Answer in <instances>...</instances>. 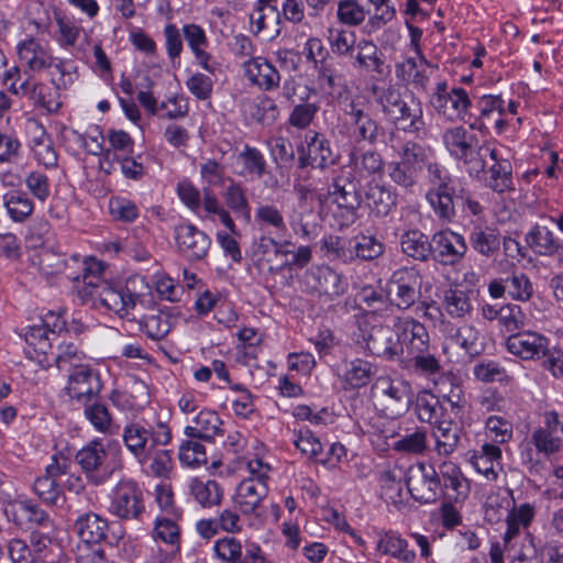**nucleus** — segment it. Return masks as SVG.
Instances as JSON below:
<instances>
[{"mask_svg":"<svg viewBox=\"0 0 563 563\" xmlns=\"http://www.w3.org/2000/svg\"><path fill=\"white\" fill-rule=\"evenodd\" d=\"M101 273L100 262L85 260L81 285L80 276L68 275V278L78 283L77 292L82 303L91 302L92 306L104 308L120 318L129 317L141 300V294L130 287L135 280H129L125 285L115 284L103 279Z\"/></svg>","mask_w":563,"mask_h":563,"instance_id":"obj_1","label":"nucleus"},{"mask_svg":"<svg viewBox=\"0 0 563 563\" xmlns=\"http://www.w3.org/2000/svg\"><path fill=\"white\" fill-rule=\"evenodd\" d=\"M442 142L452 157L463 162L471 176L478 177L487 166L486 158H495V147L487 142L479 144L477 136L461 125L446 129Z\"/></svg>","mask_w":563,"mask_h":563,"instance_id":"obj_2","label":"nucleus"},{"mask_svg":"<svg viewBox=\"0 0 563 563\" xmlns=\"http://www.w3.org/2000/svg\"><path fill=\"white\" fill-rule=\"evenodd\" d=\"M434 163L429 147L407 141L397 151V159L387 164L388 176L397 186L413 191L422 170L426 168L429 173Z\"/></svg>","mask_w":563,"mask_h":563,"instance_id":"obj_3","label":"nucleus"},{"mask_svg":"<svg viewBox=\"0 0 563 563\" xmlns=\"http://www.w3.org/2000/svg\"><path fill=\"white\" fill-rule=\"evenodd\" d=\"M112 448L119 449V444L108 442L106 445L102 440L93 439L76 453L75 462L91 484L101 485L114 473L117 466L109 456Z\"/></svg>","mask_w":563,"mask_h":563,"instance_id":"obj_4","label":"nucleus"},{"mask_svg":"<svg viewBox=\"0 0 563 563\" xmlns=\"http://www.w3.org/2000/svg\"><path fill=\"white\" fill-rule=\"evenodd\" d=\"M122 439L126 449L144 463L151 452L158 445H167L172 440V432L164 422L146 428L140 422H132L124 427Z\"/></svg>","mask_w":563,"mask_h":563,"instance_id":"obj_5","label":"nucleus"},{"mask_svg":"<svg viewBox=\"0 0 563 563\" xmlns=\"http://www.w3.org/2000/svg\"><path fill=\"white\" fill-rule=\"evenodd\" d=\"M361 181L355 172L349 166L332 170L331 183L328 185V196L333 203L346 212L347 219L354 222L356 211L362 203Z\"/></svg>","mask_w":563,"mask_h":563,"instance_id":"obj_6","label":"nucleus"},{"mask_svg":"<svg viewBox=\"0 0 563 563\" xmlns=\"http://www.w3.org/2000/svg\"><path fill=\"white\" fill-rule=\"evenodd\" d=\"M300 285L305 292L327 300H334L347 289L342 275L328 265H313L308 268L300 279Z\"/></svg>","mask_w":563,"mask_h":563,"instance_id":"obj_7","label":"nucleus"},{"mask_svg":"<svg viewBox=\"0 0 563 563\" xmlns=\"http://www.w3.org/2000/svg\"><path fill=\"white\" fill-rule=\"evenodd\" d=\"M433 109L449 121H464L468 117L472 104L468 93L461 87L449 89L445 81L437 84L435 91L430 98Z\"/></svg>","mask_w":563,"mask_h":563,"instance_id":"obj_8","label":"nucleus"},{"mask_svg":"<svg viewBox=\"0 0 563 563\" xmlns=\"http://www.w3.org/2000/svg\"><path fill=\"white\" fill-rule=\"evenodd\" d=\"M109 511L122 520H137L145 511L143 492L132 479H121L112 489Z\"/></svg>","mask_w":563,"mask_h":563,"instance_id":"obj_9","label":"nucleus"},{"mask_svg":"<svg viewBox=\"0 0 563 563\" xmlns=\"http://www.w3.org/2000/svg\"><path fill=\"white\" fill-rule=\"evenodd\" d=\"M421 280L415 268L402 267L395 271L387 284L390 305L399 310L411 308L420 298Z\"/></svg>","mask_w":563,"mask_h":563,"instance_id":"obj_10","label":"nucleus"},{"mask_svg":"<svg viewBox=\"0 0 563 563\" xmlns=\"http://www.w3.org/2000/svg\"><path fill=\"white\" fill-rule=\"evenodd\" d=\"M346 120L343 123L345 134L356 143L367 142L376 144L379 135L383 134V128L368 112L365 111L363 103L352 100L344 108Z\"/></svg>","mask_w":563,"mask_h":563,"instance_id":"obj_11","label":"nucleus"},{"mask_svg":"<svg viewBox=\"0 0 563 563\" xmlns=\"http://www.w3.org/2000/svg\"><path fill=\"white\" fill-rule=\"evenodd\" d=\"M476 107L478 114L468 113L466 121L471 130L486 134L490 124L495 125L498 134L506 130L507 121L504 119L506 113L505 100L500 95H485L478 99Z\"/></svg>","mask_w":563,"mask_h":563,"instance_id":"obj_12","label":"nucleus"},{"mask_svg":"<svg viewBox=\"0 0 563 563\" xmlns=\"http://www.w3.org/2000/svg\"><path fill=\"white\" fill-rule=\"evenodd\" d=\"M214 556L220 563H267L262 548L254 542L243 547L233 536L218 539L213 544Z\"/></svg>","mask_w":563,"mask_h":563,"instance_id":"obj_13","label":"nucleus"},{"mask_svg":"<svg viewBox=\"0 0 563 563\" xmlns=\"http://www.w3.org/2000/svg\"><path fill=\"white\" fill-rule=\"evenodd\" d=\"M364 341L367 351L387 361L402 357V345L396 328L388 325H373L365 334Z\"/></svg>","mask_w":563,"mask_h":563,"instance_id":"obj_14","label":"nucleus"},{"mask_svg":"<svg viewBox=\"0 0 563 563\" xmlns=\"http://www.w3.org/2000/svg\"><path fill=\"white\" fill-rule=\"evenodd\" d=\"M103 384L98 371L85 364L77 366L68 374L67 385L65 390L67 395L81 401L89 402L93 397H97L102 390Z\"/></svg>","mask_w":563,"mask_h":563,"instance_id":"obj_15","label":"nucleus"},{"mask_svg":"<svg viewBox=\"0 0 563 563\" xmlns=\"http://www.w3.org/2000/svg\"><path fill=\"white\" fill-rule=\"evenodd\" d=\"M432 260L442 265L453 266L465 256L467 244L462 234L442 230L432 235Z\"/></svg>","mask_w":563,"mask_h":563,"instance_id":"obj_16","label":"nucleus"},{"mask_svg":"<svg viewBox=\"0 0 563 563\" xmlns=\"http://www.w3.org/2000/svg\"><path fill=\"white\" fill-rule=\"evenodd\" d=\"M406 484L412 498L423 504L435 501L442 494L440 475L431 465L419 464Z\"/></svg>","mask_w":563,"mask_h":563,"instance_id":"obj_17","label":"nucleus"},{"mask_svg":"<svg viewBox=\"0 0 563 563\" xmlns=\"http://www.w3.org/2000/svg\"><path fill=\"white\" fill-rule=\"evenodd\" d=\"M549 344V338L536 331H520L506 339L507 351L523 361L541 360Z\"/></svg>","mask_w":563,"mask_h":563,"instance_id":"obj_18","label":"nucleus"},{"mask_svg":"<svg viewBox=\"0 0 563 563\" xmlns=\"http://www.w3.org/2000/svg\"><path fill=\"white\" fill-rule=\"evenodd\" d=\"M394 328H396L402 345V355L409 356L413 353L430 350L429 333L418 320L410 317H397L394 321Z\"/></svg>","mask_w":563,"mask_h":563,"instance_id":"obj_19","label":"nucleus"},{"mask_svg":"<svg viewBox=\"0 0 563 563\" xmlns=\"http://www.w3.org/2000/svg\"><path fill=\"white\" fill-rule=\"evenodd\" d=\"M178 251L188 261L205 258L211 245L210 238L192 224H180L175 229Z\"/></svg>","mask_w":563,"mask_h":563,"instance_id":"obj_20","label":"nucleus"},{"mask_svg":"<svg viewBox=\"0 0 563 563\" xmlns=\"http://www.w3.org/2000/svg\"><path fill=\"white\" fill-rule=\"evenodd\" d=\"M375 389L384 398L386 408L395 415L407 412L413 402L411 387L406 382L380 377L375 384Z\"/></svg>","mask_w":563,"mask_h":563,"instance_id":"obj_21","label":"nucleus"},{"mask_svg":"<svg viewBox=\"0 0 563 563\" xmlns=\"http://www.w3.org/2000/svg\"><path fill=\"white\" fill-rule=\"evenodd\" d=\"M244 76L247 80L264 91H272L280 85V74L265 57H251L243 63Z\"/></svg>","mask_w":563,"mask_h":563,"instance_id":"obj_22","label":"nucleus"},{"mask_svg":"<svg viewBox=\"0 0 563 563\" xmlns=\"http://www.w3.org/2000/svg\"><path fill=\"white\" fill-rule=\"evenodd\" d=\"M267 494L268 486L266 482L249 477L239 484L233 500L243 515H252L262 505Z\"/></svg>","mask_w":563,"mask_h":563,"instance_id":"obj_23","label":"nucleus"},{"mask_svg":"<svg viewBox=\"0 0 563 563\" xmlns=\"http://www.w3.org/2000/svg\"><path fill=\"white\" fill-rule=\"evenodd\" d=\"M183 36L195 56L197 64L206 71L213 74L216 70V62L212 56L207 52L209 40L206 31L201 25L195 23H187L183 25Z\"/></svg>","mask_w":563,"mask_h":563,"instance_id":"obj_24","label":"nucleus"},{"mask_svg":"<svg viewBox=\"0 0 563 563\" xmlns=\"http://www.w3.org/2000/svg\"><path fill=\"white\" fill-rule=\"evenodd\" d=\"M351 58L353 66L367 73H375L379 76L384 75L385 62L383 53L379 52L377 45L367 38H361L354 46V53Z\"/></svg>","mask_w":563,"mask_h":563,"instance_id":"obj_25","label":"nucleus"},{"mask_svg":"<svg viewBox=\"0 0 563 563\" xmlns=\"http://www.w3.org/2000/svg\"><path fill=\"white\" fill-rule=\"evenodd\" d=\"M526 242L539 256L553 257L563 250V239L560 240L548 227L541 224H534L526 234Z\"/></svg>","mask_w":563,"mask_h":563,"instance_id":"obj_26","label":"nucleus"},{"mask_svg":"<svg viewBox=\"0 0 563 563\" xmlns=\"http://www.w3.org/2000/svg\"><path fill=\"white\" fill-rule=\"evenodd\" d=\"M442 484V494L455 501L464 500L470 493V483L462 474L460 467L452 462H443L439 466Z\"/></svg>","mask_w":563,"mask_h":563,"instance_id":"obj_27","label":"nucleus"},{"mask_svg":"<svg viewBox=\"0 0 563 563\" xmlns=\"http://www.w3.org/2000/svg\"><path fill=\"white\" fill-rule=\"evenodd\" d=\"M390 122L405 132L419 133L424 129L423 110L420 100L412 95H406L404 102L399 107Z\"/></svg>","mask_w":563,"mask_h":563,"instance_id":"obj_28","label":"nucleus"},{"mask_svg":"<svg viewBox=\"0 0 563 563\" xmlns=\"http://www.w3.org/2000/svg\"><path fill=\"white\" fill-rule=\"evenodd\" d=\"M471 247L479 255L489 258L500 249V234L497 229L484 223H474L468 233Z\"/></svg>","mask_w":563,"mask_h":563,"instance_id":"obj_29","label":"nucleus"},{"mask_svg":"<svg viewBox=\"0 0 563 563\" xmlns=\"http://www.w3.org/2000/svg\"><path fill=\"white\" fill-rule=\"evenodd\" d=\"M307 140V155L299 157V166L325 168L329 164L333 163V154L330 147V142L320 133H313L312 136L306 135Z\"/></svg>","mask_w":563,"mask_h":563,"instance_id":"obj_30","label":"nucleus"},{"mask_svg":"<svg viewBox=\"0 0 563 563\" xmlns=\"http://www.w3.org/2000/svg\"><path fill=\"white\" fill-rule=\"evenodd\" d=\"M74 530L87 545L99 544L107 537L108 521L95 512H86L75 521Z\"/></svg>","mask_w":563,"mask_h":563,"instance_id":"obj_31","label":"nucleus"},{"mask_svg":"<svg viewBox=\"0 0 563 563\" xmlns=\"http://www.w3.org/2000/svg\"><path fill=\"white\" fill-rule=\"evenodd\" d=\"M365 203L375 217L384 218L396 208L397 194L385 185H369L365 192Z\"/></svg>","mask_w":563,"mask_h":563,"instance_id":"obj_32","label":"nucleus"},{"mask_svg":"<svg viewBox=\"0 0 563 563\" xmlns=\"http://www.w3.org/2000/svg\"><path fill=\"white\" fill-rule=\"evenodd\" d=\"M18 54L33 71H42L54 65L55 58L48 49L34 38H27L18 45Z\"/></svg>","mask_w":563,"mask_h":563,"instance_id":"obj_33","label":"nucleus"},{"mask_svg":"<svg viewBox=\"0 0 563 563\" xmlns=\"http://www.w3.org/2000/svg\"><path fill=\"white\" fill-rule=\"evenodd\" d=\"M84 356V353L80 352L73 343L58 344L57 351L45 353V357L40 360V363L45 368L55 364L58 369L70 373L75 367L85 365L81 363Z\"/></svg>","mask_w":563,"mask_h":563,"instance_id":"obj_34","label":"nucleus"},{"mask_svg":"<svg viewBox=\"0 0 563 563\" xmlns=\"http://www.w3.org/2000/svg\"><path fill=\"white\" fill-rule=\"evenodd\" d=\"M401 251L407 256L420 261L428 262L432 255V239L419 230H409L401 235Z\"/></svg>","mask_w":563,"mask_h":563,"instance_id":"obj_35","label":"nucleus"},{"mask_svg":"<svg viewBox=\"0 0 563 563\" xmlns=\"http://www.w3.org/2000/svg\"><path fill=\"white\" fill-rule=\"evenodd\" d=\"M415 411L421 422L435 424L445 418V409L440 399L428 390L417 394L415 399Z\"/></svg>","mask_w":563,"mask_h":563,"instance_id":"obj_36","label":"nucleus"},{"mask_svg":"<svg viewBox=\"0 0 563 563\" xmlns=\"http://www.w3.org/2000/svg\"><path fill=\"white\" fill-rule=\"evenodd\" d=\"M222 421L216 411L203 410L195 418L194 426L185 428V434L192 439L212 441L221 432Z\"/></svg>","mask_w":563,"mask_h":563,"instance_id":"obj_37","label":"nucleus"},{"mask_svg":"<svg viewBox=\"0 0 563 563\" xmlns=\"http://www.w3.org/2000/svg\"><path fill=\"white\" fill-rule=\"evenodd\" d=\"M189 490L194 499L205 508L219 506L223 498V488L213 479L192 478Z\"/></svg>","mask_w":563,"mask_h":563,"instance_id":"obj_38","label":"nucleus"},{"mask_svg":"<svg viewBox=\"0 0 563 563\" xmlns=\"http://www.w3.org/2000/svg\"><path fill=\"white\" fill-rule=\"evenodd\" d=\"M473 291L461 288H449L444 291L442 306L451 318H465L473 311Z\"/></svg>","mask_w":563,"mask_h":563,"instance_id":"obj_39","label":"nucleus"},{"mask_svg":"<svg viewBox=\"0 0 563 563\" xmlns=\"http://www.w3.org/2000/svg\"><path fill=\"white\" fill-rule=\"evenodd\" d=\"M427 67L428 62L423 55L407 57L396 65V76L402 81L411 82L416 88H424L429 80Z\"/></svg>","mask_w":563,"mask_h":563,"instance_id":"obj_40","label":"nucleus"},{"mask_svg":"<svg viewBox=\"0 0 563 563\" xmlns=\"http://www.w3.org/2000/svg\"><path fill=\"white\" fill-rule=\"evenodd\" d=\"M379 552L390 555L404 563H413L416 553L408 549V541L395 531H387L380 534L377 542Z\"/></svg>","mask_w":563,"mask_h":563,"instance_id":"obj_41","label":"nucleus"},{"mask_svg":"<svg viewBox=\"0 0 563 563\" xmlns=\"http://www.w3.org/2000/svg\"><path fill=\"white\" fill-rule=\"evenodd\" d=\"M490 159L494 161V164L488 169L489 176L486 179L487 187L498 194L514 190L512 168L510 162L508 159H499L496 150L495 158Z\"/></svg>","mask_w":563,"mask_h":563,"instance_id":"obj_42","label":"nucleus"},{"mask_svg":"<svg viewBox=\"0 0 563 563\" xmlns=\"http://www.w3.org/2000/svg\"><path fill=\"white\" fill-rule=\"evenodd\" d=\"M433 427L438 454L443 456L452 454L460 442L461 430L457 424L444 418L441 422L433 424Z\"/></svg>","mask_w":563,"mask_h":563,"instance_id":"obj_43","label":"nucleus"},{"mask_svg":"<svg viewBox=\"0 0 563 563\" xmlns=\"http://www.w3.org/2000/svg\"><path fill=\"white\" fill-rule=\"evenodd\" d=\"M135 321V319H133ZM139 329L147 335V338L159 341L164 339L172 329L170 317L162 309H153L151 313L143 316L136 320Z\"/></svg>","mask_w":563,"mask_h":563,"instance_id":"obj_44","label":"nucleus"},{"mask_svg":"<svg viewBox=\"0 0 563 563\" xmlns=\"http://www.w3.org/2000/svg\"><path fill=\"white\" fill-rule=\"evenodd\" d=\"M30 261L33 266H36L46 276L57 275L66 268L64 254L57 252L53 246L33 251L30 255Z\"/></svg>","mask_w":563,"mask_h":563,"instance_id":"obj_45","label":"nucleus"},{"mask_svg":"<svg viewBox=\"0 0 563 563\" xmlns=\"http://www.w3.org/2000/svg\"><path fill=\"white\" fill-rule=\"evenodd\" d=\"M31 556L34 563H56L59 547L44 533L33 531L30 536Z\"/></svg>","mask_w":563,"mask_h":563,"instance_id":"obj_46","label":"nucleus"},{"mask_svg":"<svg viewBox=\"0 0 563 563\" xmlns=\"http://www.w3.org/2000/svg\"><path fill=\"white\" fill-rule=\"evenodd\" d=\"M451 340L457 344L470 356H477L484 351V339L472 324H464L456 329Z\"/></svg>","mask_w":563,"mask_h":563,"instance_id":"obj_47","label":"nucleus"},{"mask_svg":"<svg viewBox=\"0 0 563 563\" xmlns=\"http://www.w3.org/2000/svg\"><path fill=\"white\" fill-rule=\"evenodd\" d=\"M238 162L242 164V169L238 172L240 176L261 178L266 173V161L256 147L246 144L239 153Z\"/></svg>","mask_w":563,"mask_h":563,"instance_id":"obj_48","label":"nucleus"},{"mask_svg":"<svg viewBox=\"0 0 563 563\" xmlns=\"http://www.w3.org/2000/svg\"><path fill=\"white\" fill-rule=\"evenodd\" d=\"M371 90L376 97V102L380 106L382 112L390 121L391 118L397 114L406 95H402L400 90L393 85L387 88L373 85Z\"/></svg>","mask_w":563,"mask_h":563,"instance_id":"obj_49","label":"nucleus"},{"mask_svg":"<svg viewBox=\"0 0 563 563\" xmlns=\"http://www.w3.org/2000/svg\"><path fill=\"white\" fill-rule=\"evenodd\" d=\"M428 180L431 185L426 196H455L459 195V190L448 174V172L439 164L434 163L428 173Z\"/></svg>","mask_w":563,"mask_h":563,"instance_id":"obj_50","label":"nucleus"},{"mask_svg":"<svg viewBox=\"0 0 563 563\" xmlns=\"http://www.w3.org/2000/svg\"><path fill=\"white\" fill-rule=\"evenodd\" d=\"M352 262L356 258L373 261L384 253V244L372 235H361L351 240Z\"/></svg>","mask_w":563,"mask_h":563,"instance_id":"obj_51","label":"nucleus"},{"mask_svg":"<svg viewBox=\"0 0 563 563\" xmlns=\"http://www.w3.org/2000/svg\"><path fill=\"white\" fill-rule=\"evenodd\" d=\"M372 376V365L364 360L351 361L343 375L344 389H353L365 386Z\"/></svg>","mask_w":563,"mask_h":563,"instance_id":"obj_52","label":"nucleus"},{"mask_svg":"<svg viewBox=\"0 0 563 563\" xmlns=\"http://www.w3.org/2000/svg\"><path fill=\"white\" fill-rule=\"evenodd\" d=\"M530 441L538 453L548 457L563 450V439L541 426L533 430Z\"/></svg>","mask_w":563,"mask_h":563,"instance_id":"obj_53","label":"nucleus"},{"mask_svg":"<svg viewBox=\"0 0 563 563\" xmlns=\"http://www.w3.org/2000/svg\"><path fill=\"white\" fill-rule=\"evenodd\" d=\"M401 362L406 364L408 369L422 375H433L441 371L439 360L430 353V350L404 356Z\"/></svg>","mask_w":563,"mask_h":563,"instance_id":"obj_54","label":"nucleus"},{"mask_svg":"<svg viewBox=\"0 0 563 563\" xmlns=\"http://www.w3.org/2000/svg\"><path fill=\"white\" fill-rule=\"evenodd\" d=\"M369 11L357 0H339L336 18L340 23L347 26H358L365 20Z\"/></svg>","mask_w":563,"mask_h":563,"instance_id":"obj_55","label":"nucleus"},{"mask_svg":"<svg viewBox=\"0 0 563 563\" xmlns=\"http://www.w3.org/2000/svg\"><path fill=\"white\" fill-rule=\"evenodd\" d=\"M505 283H507L508 296L512 300L527 302L533 296V284L525 273L514 272Z\"/></svg>","mask_w":563,"mask_h":563,"instance_id":"obj_56","label":"nucleus"},{"mask_svg":"<svg viewBox=\"0 0 563 563\" xmlns=\"http://www.w3.org/2000/svg\"><path fill=\"white\" fill-rule=\"evenodd\" d=\"M321 250L324 251L328 258L332 261H340L344 264L352 262L351 240L329 235L322 240Z\"/></svg>","mask_w":563,"mask_h":563,"instance_id":"obj_57","label":"nucleus"},{"mask_svg":"<svg viewBox=\"0 0 563 563\" xmlns=\"http://www.w3.org/2000/svg\"><path fill=\"white\" fill-rule=\"evenodd\" d=\"M84 415L93 428L101 433H112V417L104 404H85Z\"/></svg>","mask_w":563,"mask_h":563,"instance_id":"obj_58","label":"nucleus"},{"mask_svg":"<svg viewBox=\"0 0 563 563\" xmlns=\"http://www.w3.org/2000/svg\"><path fill=\"white\" fill-rule=\"evenodd\" d=\"M9 216L15 222L25 221L34 210L33 201L24 192H13L5 200Z\"/></svg>","mask_w":563,"mask_h":563,"instance_id":"obj_59","label":"nucleus"},{"mask_svg":"<svg viewBox=\"0 0 563 563\" xmlns=\"http://www.w3.org/2000/svg\"><path fill=\"white\" fill-rule=\"evenodd\" d=\"M255 220L260 227H271L277 233H285L287 225L282 211L274 205H261L256 208Z\"/></svg>","mask_w":563,"mask_h":563,"instance_id":"obj_60","label":"nucleus"},{"mask_svg":"<svg viewBox=\"0 0 563 563\" xmlns=\"http://www.w3.org/2000/svg\"><path fill=\"white\" fill-rule=\"evenodd\" d=\"M32 151L37 162L45 167H55L57 165V153L53 142L44 131L38 137L32 141Z\"/></svg>","mask_w":563,"mask_h":563,"instance_id":"obj_61","label":"nucleus"},{"mask_svg":"<svg viewBox=\"0 0 563 563\" xmlns=\"http://www.w3.org/2000/svg\"><path fill=\"white\" fill-rule=\"evenodd\" d=\"M18 96L26 98L36 107L44 108L49 112L57 110L59 107V104H56V108L52 109L49 103L46 102L44 96L45 86L42 82L26 78L20 82Z\"/></svg>","mask_w":563,"mask_h":563,"instance_id":"obj_62","label":"nucleus"},{"mask_svg":"<svg viewBox=\"0 0 563 563\" xmlns=\"http://www.w3.org/2000/svg\"><path fill=\"white\" fill-rule=\"evenodd\" d=\"M295 435L294 443L301 453L310 459L319 460L322 453V444L319 438L308 428H300L295 431Z\"/></svg>","mask_w":563,"mask_h":563,"instance_id":"obj_63","label":"nucleus"},{"mask_svg":"<svg viewBox=\"0 0 563 563\" xmlns=\"http://www.w3.org/2000/svg\"><path fill=\"white\" fill-rule=\"evenodd\" d=\"M328 40L332 53L339 56H346L354 53L356 40L353 31L330 30Z\"/></svg>","mask_w":563,"mask_h":563,"instance_id":"obj_64","label":"nucleus"}]
</instances>
